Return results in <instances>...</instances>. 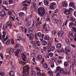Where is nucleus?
Listing matches in <instances>:
<instances>
[{
	"mask_svg": "<svg viewBox=\"0 0 76 76\" xmlns=\"http://www.w3.org/2000/svg\"><path fill=\"white\" fill-rule=\"evenodd\" d=\"M65 51L66 52H70V48L68 46H66L65 48Z\"/></svg>",
	"mask_w": 76,
	"mask_h": 76,
	"instance_id": "11",
	"label": "nucleus"
},
{
	"mask_svg": "<svg viewBox=\"0 0 76 76\" xmlns=\"http://www.w3.org/2000/svg\"><path fill=\"white\" fill-rule=\"evenodd\" d=\"M9 42H10V40L9 39L6 42V44H7V45H8V44H9Z\"/></svg>",
	"mask_w": 76,
	"mask_h": 76,
	"instance_id": "55",
	"label": "nucleus"
},
{
	"mask_svg": "<svg viewBox=\"0 0 76 76\" xmlns=\"http://www.w3.org/2000/svg\"><path fill=\"white\" fill-rule=\"evenodd\" d=\"M58 58L59 59H62V58H63V57L62 56H59L58 57Z\"/></svg>",
	"mask_w": 76,
	"mask_h": 76,
	"instance_id": "62",
	"label": "nucleus"
},
{
	"mask_svg": "<svg viewBox=\"0 0 76 76\" xmlns=\"http://www.w3.org/2000/svg\"><path fill=\"white\" fill-rule=\"evenodd\" d=\"M45 57L46 58H49V55L47 54H45Z\"/></svg>",
	"mask_w": 76,
	"mask_h": 76,
	"instance_id": "40",
	"label": "nucleus"
},
{
	"mask_svg": "<svg viewBox=\"0 0 76 76\" xmlns=\"http://www.w3.org/2000/svg\"><path fill=\"white\" fill-rule=\"evenodd\" d=\"M42 44L43 45H47V42L45 41H43L42 42Z\"/></svg>",
	"mask_w": 76,
	"mask_h": 76,
	"instance_id": "22",
	"label": "nucleus"
},
{
	"mask_svg": "<svg viewBox=\"0 0 76 76\" xmlns=\"http://www.w3.org/2000/svg\"><path fill=\"white\" fill-rule=\"evenodd\" d=\"M64 12L65 15H70V13L69 12V10H66L64 11Z\"/></svg>",
	"mask_w": 76,
	"mask_h": 76,
	"instance_id": "8",
	"label": "nucleus"
},
{
	"mask_svg": "<svg viewBox=\"0 0 76 76\" xmlns=\"http://www.w3.org/2000/svg\"><path fill=\"white\" fill-rule=\"evenodd\" d=\"M64 33V32H63V31H60L58 32V37H62Z\"/></svg>",
	"mask_w": 76,
	"mask_h": 76,
	"instance_id": "7",
	"label": "nucleus"
},
{
	"mask_svg": "<svg viewBox=\"0 0 76 76\" xmlns=\"http://www.w3.org/2000/svg\"><path fill=\"white\" fill-rule=\"evenodd\" d=\"M65 67H66L68 66V62L67 61L65 62L64 64Z\"/></svg>",
	"mask_w": 76,
	"mask_h": 76,
	"instance_id": "39",
	"label": "nucleus"
},
{
	"mask_svg": "<svg viewBox=\"0 0 76 76\" xmlns=\"http://www.w3.org/2000/svg\"><path fill=\"white\" fill-rule=\"evenodd\" d=\"M0 56L1 57V58H2V59H3V54L0 53Z\"/></svg>",
	"mask_w": 76,
	"mask_h": 76,
	"instance_id": "49",
	"label": "nucleus"
},
{
	"mask_svg": "<svg viewBox=\"0 0 76 76\" xmlns=\"http://www.w3.org/2000/svg\"><path fill=\"white\" fill-rule=\"evenodd\" d=\"M56 31L55 30H53L52 31V34L53 35H56Z\"/></svg>",
	"mask_w": 76,
	"mask_h": 76,
	"instance_id": "42",
	"label": "nucleus"
},
{
	"mask_svg": "<svg viewBox=\"0 0 76 76\" xmlns=\"http://www.w3.org/2000/svg\"><path fill=\"white\" fill-rule=\"evenodd\" d=\"M73 9H72V8H69V12H72V11H73Z\"/></svg>",
	"mask_w": 76,
	"mask_h": 76,
	"instance_id": "54",
	"label": "nucleus"
},
{
	"mask_svg": "<svg viewBox=\"0 0 76 76\" xmlns=\"http://www.w3.org/2000/svg\"><path fill=\"white\" fill-rule=\"evenodd\" d=\"M43 65L45 69H47V68L48 67V65L47 64H44Z\"/></svg>",
	"mask_w": 76,
	"mask_h": 76,
	"instance_id": "35",
	"label": "nucleus"
},
{
	"mask_svg": "<svg viewBox=\"0 0 76 76\" xmlns=\"http://www.w3.org/2000/svg\"><path fill=\"white\" fill-rule=\"evenodd\" d=\"M74 25V23L73 22H70L69 24V26H73Z\"/></svg>",
	"mask_w": 76,
	"mask_h": 76,
	"instance_id": "33",
	"label": "nucleus"
},
{
	"mask_svg": "<svg viewBox=\"0 0 76 76\" xmlns=\"http://www.w3.org/2000/svg\"><path fill=\"white\" fill-rule=\"evenodd\" d=\"M19 50H18L17 51H15L14 52V53H15V55L16 56H17L18 54H19Z\"/></svg>",
	"mask_w": 76,
	"mask_h": 76,
	"instance_id": "24",
	"label": "nucleus"
},
{
	"mask_svg": "<svg viewBox=\"0 0 76 76\" xmlns=\"http://www.w3.org/2000/svg\"><path fill=\"white\" fill-rule=\"evenodd\" d=\"M28 33L29 34H32L34 31V28H32V27H29L28 29Z\"/></svg>",
	"mask_w": 76,
	"mask_h": 76,
	"instance_id": "6",
	"label": "nucleus"
},
{
	"mask_svg": "<svg viewBox=\"0 0 76 76\" xmlns=\"http://www.w3.org/2000/svg\"><path fill=\"white\" fill-rule=\"evenodd\" d=\"M31 23L30 22L28 23H27V24L26 25V26L27 27H29L31 25Z\"/></svg>",
	"mask_w": 76,
	"mask_h": 76,
	"instance_id": "37",
	"label": "nucleus"
},
{
	"mask_svg": "<svg viewBox=\"0 0 76 76\" xmlns=\"http://www.w3.org/2000/svg\"><path fill=\"white\" fill-rule=\"evenodd\" d=\"M19 16H20V17H22V16H23V15H24V13L23 12H20L19 13Z\"/></svg>",
	"mask_w": 76,
	"mask_h": 76,
	"instance_id": "32",
	"label": "nucleus"
},
{
	"mask_svg": "<svg viewBox=\"0 0 76 76\" xmlns=\"http://www.w3.org/2000/svg\"><path fill=\"white\" fill-rule=\"evenodd\" d=\"M45 40H49L50 39V37L48 35L46 36V37L44 38Z\"/></svg>",
	"mask_w": 76,
	"mask_h": 76,
	"instance_id": "34",
	"label": "nucleus"
},
{
	"mask_svg": "<svg viewBox=\"0 0 76 76\" xmlns=\"http://www.w3.org/2000/svg\"><path fill=\"white\" fill-rule=\"evenodd\" d=\"M23 10H27V7H24L23 8Z\"/></svg>",
	"mask_w": 76,
	"mask_h": 76,
	"instance_id": "63",
	"label": "nucleus"
},
{
	"mask_svg": "<svg viewBox=\"0 0 76 76\" xmlns=\"http://www.w3.org/2000/svg\"><path fill=\"white\" fill-rule=\"evenodd\" d=\"M52 61L53 63H54V62H55V61H56V59H52Z\"/></svg>",
	"mask_w": 76,
	"mask_h": 76,
	"instance_id": "57",
	"label": "nucleus"
},
{
	"mask_svg": "<svg viewBox=\"0 0 76 76\" xmlns=\"http://www.w3.org/2000/svg\"><path fill=\"white\" fill-rule=\"evenodd\" d=\"M74 6V4L73 3H70L69 4V7H72V6Z\"/></svg>",
	"mask_w": 76,
	"mask_h": 76,
	"instance_id": "43",
	"label": "nucleus"
},
{
	"mask_svg": "<svg viewBox=\"0 0 76 76\" xmlns=\"http://www.w3.org/2000/svg\"><path fill=\"white\" fill-rule=\"evenodd\" d=\"M31 75L32 76H36V73L33 70H31Z\"/></svg>",
	"mask_w": 76,
	"mask_h": 76,
	"instance_id": "16",
	"label": "nucleus"
},
{
	"mask_svg": "<svg viewBox=\"0 0 76 76\" xmlns=\"http://www.w3.org/2000/svg\"><path fill=\"white\" fill-rule=\"evenodd\" d=\"M21 34H18V38H21Z\"/></svg>",
	"mask_w": 76,
	"mask_h": 76,
	"instance_id": "51",
	"label": "nucleus"
},
{
	"mask_svg": "<svg viewBox=\"0 0 76 76\" xmlns=\"http://www.w3.org/2000/svg\"><path fill=\"white\" fill-rule=\"evenodd\" d=\"M8 14L9 15H10L12 14V12H10V11H8Z\"/></svg>",
	"mask_w": 76,
	"mask_h": 76,
	"instance_id": "53",
	"label": "nucleus"
},
{
	"mask_svg": "<svg viewBox=\"0 0 76 76\" xmlns=\"http://www.w3.org/2000/svg\"><path fill=\"white\" fill-rule=\"evenodd\" d=\"M67 74L68 75H69L70 74V72H67V71H65V75H67Z\"/></svg>",
	"mask_w": 76,
	"mask_h": 76,
	"instance_id": "52",
	"label": "nucleus"
},
{
	"mask_svg": "<svg viewBox=\"0 0 76 76\" xmlns=\"http://www.w3.org/2000/svg\"><path fill=\"white\" fill-rule=\"evenodd\" d=\"M47 48H48V47L46 46V47H44L43 49V51H46V50H47Z\"/></svg>",
	"mask_w": 76,
	"mask_h": 76,
	"instance_id": "45",
	"label": "nucleus"
},
{
	"mask_svg": "<svg viewBox=\"0 0 76 76\" xmlns=\"http://www.w3.org/2000/svg\"><path fill=\"white\" fill-rule=\"evenodd\" d=\"M71 35L73 37H75L76 36V34L74 32L72 33L71 34Z\"/></svg>",
	"mask_w": 76,
	"mask_h": 76,
	"instance_id": "29",
	"label": "nucleus"
},
{
	"mask_svg": "<svg viewBox=\"0 0 76 76\" xmlns=\"http://www.w3.org/2000/svg\"><path fill=\"white\" fill-rule=\"evenodd\" d=\"M14 51H15L14 49H11L9 51V54H13V52H14Z\"/></svg>",
	"mask_w": 76,
	"mask_h": 76,
	"instance_id": "15",
	"label": "nucleus"
},
{
	"mask_svg": "<svg viewBox=\"0 0 76 76\" xmlns=\"http://www.w3.org/2000/svg\"><path fill=\"white\" fill-rule=\"evenodd\" d=\"M44 3L45 5L48 6V2L47 0H45Z\"/></svg>",
	"mask_w": 76,
	"mask_h": 76,
	"instance_id": "28",
	"label": "nucleus"
},
{
	"mask_svg": "<svg viewBox=\"0 0 76 76\" xmlns=\"http://www.w3.org/2000/svg\"><path fill=\"white\" fill-rule=\"evenodd\" d=\"M7 24L9 26L10 28H12V23L8 21L7 23Z\"/></svg>",
	"mask_w": 76,
	"mask_h": 76,
	"instance_id": "13",
	"label": "nucleus"
},
{
	"mask_svg": "<svg viewBox=\"0 0 76 76\" xmlns=\"http://www.w3.org/2000/svg\"><path fill=\"white\" fill-rule=\"evenodd\" d=\"M31 0H28V2H27V3L28 4H30V3H31Z\"/></svg>",
	"mask_w": 76,
	"mask_h": 76,
	"instance_id": "61",
	"label": "nucleus"
},
{
	"mask_svg": "<svg viewBox=\"0 0 76 76\" xmlns=\"http://www.w3.org/2000/svg\"><path fill=\"white\" fill-rule=\"evenodd\" d=\"M63 5L64 7H67V3H66V1H64L63 3Z\"/></svg>",
	"mask_w": 76,
	"mask_h": 76,
	"instance_id": "25",
	"label": "nucleus"
},
{
	"mask_svg": "<svg viewBox=\"0 0 76 76\" xmlns=\"http://www.w3.org/2000/svg\"><path fill=\"white\" fill-rule=\"evenodd\" d=\"M18 51H19V52H21L22 51H23V48L22 46H20L18 48Z\"/></svg>",
	"mask_w": 76,
	"mask_h": 76,
	"instance_id": "9",
	"label": "nucleus"
},
{
	"mask_svg": "<svg viewBox=\"0 0 76 76\" xmlns=\"http://www.w3.org/2000/svg\"><path fill=\"white\" fill-rule=\"evenodd\" d=\"M56 76H60V74L59 73V72H58V73L56 74Z\"/></svg>",
	"mask_w": 76,
	"mask_h": 76,
	"instance_id": "64",
	"label": "nucleus"
},
{
	"mask_svg": "<svg viewBox=\"0 0 76 76\" xmlns=\"http://www.w3.org/2000/svg\"><path fill=\"white\" fill-rule=\"evenodd\" d=\"M10 18H12V20H15V16L14 15H10Z\"/></svg>",
	"mask_w": 76,
	"mask_h": 76,
	"instance_id": "36",
	"label": "nucleus"
},
{
	"mask_svg": "<svg viewBox=\"0 0 76 76\" xmlns=\"http://www.w3.org/2000/svg\"><path fill=\"white\" fill-rule=\"evenodd\" d=\"M3 29H4V30L6 29V28H7V25H4L3 26Z\"/></svg>",
	"mask_w": 76,
	"mask_h": 76,
	"instance_id": "31",
	"label": "nucleus"
},
{
	"mask_svg": "<svg viewBox=\"0 0 76 76\" xmlns=\"http://www.w3.org/2000/svg\"><path fill=\"white\" fill-rule=\"evenodd\" d=\"M9 2L10 4H11V3H12L13 2V1L12 0H9Z\"/></svg>",
	"mask_w": 76,
	"mask_h": 76,
	"instance_id": "56",
	"label": "nucleus"
},
{
	"mask_svg": "<svg viewBox=\"0 0 76 76\" xmlns=\"http://www.w3.org/2000/svg\"><path fill=\"white\" fill-rule=\"evenodd\" d=\"M72 71L73 72H75V69H73L74 68V66H75V62H73L72 63Z\"/></svg>",
	"mask_w": 76,
	"mask_h": 76,
	"instance_id": "26",
	"label": "nucleus"
},
{
	"mask_svg": "<svg viewBox=\"0 0 76 76\" xmlns=\"http://www.w3.org/2000/svg\"><path fill=\"white\" fill-rule=\"evenodd\" d=\"M59 72H60V73H61V74H64V75H65V72H66V71H65V70H64V69H61L60 70Z\"/></svg>",
	"mask_w": 76,
	"mask_h": 76,
	"instance_id": "10",
	"label": "nucleus"
},
{
	"mask_svg": "<svg viewBox=\"0 0 76 76\" xmlns=\"http://www.w3.org/2000/svg\"><path fill=\"white\" fill-rule=\"evenodd\" d=\"M31 57H35V54L34 53H32L31 54Z\"/></svg>",
	"mask_w": 76,
	"mask_h": 76,
	"instance_id": "47",
	"label": "nucleus"
},
{
	"mask_svg": "<svg viewBox=\"0 0 76 76\" xmlns=\"http://www.w3.org/2000/svg\"><path fill=\"white\" fill-rule=\"evenodd\" d=\"M39 25V23H36V26H37V28L38 27Z\"/></svg>",
	"mask_w": 76,
	"mask_h": 76,
	"instance_id": "59",
	"label": "nucleus"
},
{
	"mask_svg": "<svg viewBox=\"0 0 76 76\" xmlns=\"http://www.w3.org/2000/svg\"><path fill=\"white\" fill-rule=\"evenodd\" d=\"M53 64L51 65V67L53 68V67H54V62L52 63Z\"/></svg>",
	"mask_w": 76,
	"mask_h": 76,
	"instance_id": "60",
	"label": "nucleus"
},
{
	"mask_svg": "<svg viewBox=\"0 0 76 76\" xmlns=\"http://www.w3.org/2000/svg\"><path fill=\"white\" fill-rule=\"evenodd\" d=\"M66 54L68 57V61H69V62L71 61V59L70 58V54L67 52H66Z\"/></svg>",
	"mask_w": 76,
	"mask_h": 76,
	"instance_id": "12",
	"label": "nucleus"
},
{
	"mask_svg": "<svg viewBox=\"0 0 76 76\" xmlns=\"http://www.w3.org/2000/svg\"><path fill=\"white\" fill-rule=\"evenodd\" d=\"M39 43H40L39 41H37L36 44V47H38L39 46H40V44H39Z\"/></svg>",
	"mask_w": 76,
	"mask_h": 76,
	"instance_id": "21",
	"label": "nucleus"
},
{
	"mask_svg": "<svg viewBox=\"0 0 76 76\" xmlns=\"http://www.w3.org/2000/svg\"><path fill=\"white\" fill-rule=\"evenodd\" d=\"M1 16H2L6 15V12H4V11H1Z\"/></svg>",
	"mask_w": 76,
	"mask_h": 76,
	"instance_id": "17",
	"label": "nucleus"
},
{
	"mask_svg": "<svg viewBox=\"0 0 76 76\" xmlns=\"http://www.w3.org/2000/svg\"><path fill=\"white\" fill-rule=\"evenodd\" d=\"M54 49H55V48H54V47H52L51 48V50H52V51H53L54 50Z\"/></svg>",
	"mask_w": 76,
	"mask_h": 76,
	"instance_id": "58",
	"label": "nucleus"
},
{
	"mask_svg": "<svg viewBox=\"0 0 76 76\" xmlns=\"http://www.w3.org/2000/svg\"><path fill=\"white\" fill-rule=\"evenodd\" d=\"M48 73H49V74H50V76H53V72H52L51 71H49L48 72Z\"/></svg>",
	"mask_w": 76,
	"mask_h": 76,
	"instance_id": "41",
	"label": "nucleus"
},
{
	"mask_svg": "<svg viewBox=\"0 0 76 76\" xmlns=\"http://www.w3.org/2000/svg\"><path fill=\"white\" fill-rule=\"evenodd\" d=\"M56 4L55 2H52L51 3L50 5V9L52 10L54 9V6H55Z\"/></svg>",
	"mask_w": 76,
	"mask_h": 76,
	"instance_id": "4",
	"label": "nucleus"
},
{
	"mask_svg": "<svg viewBox=\"0 0 76 76\" xmlns=\"http://www.w3.org/2000/svg\"><path fill=\"white\" fill-rule=\"evenodd\" d=\"M29 66L26 65L23 67V73L25 75L27 76L29 75Z\"/></svg>",
	"mask_w": 76,
	"mask_h": 76,
	"instance_id": "2",
	"label": "nucleus"
},
{
	"mask_svg": "<svg viewBox=\"0 0 76 76\" xmlns=\"http://www.w3.org/2000/svg\"><path fill=\"white\" fill-rule=\"evenodd\" d=\"M60 69H61V68L60 67L58 66L56 68V71H55V73H57V71H59L60 70Z\"/></svg>",
	"mask_w": 76,
	"mask_h": 76,
	"instance_id": "27",
	"label": "nucleus"
},
{
	"mask_svg": "<svg viewBox=\"0 0 76 76\" xmlns=\"http://www.w3.org/2000/svg\"><path fill=\"white\" fill-rule=\"evenodd\" d=\"M38 60H41L42 58V56L41 55H39L37 56Z\"/></svg>",
	"mask_w": 76,
	"mask_h": 76,
	"instance_id": "18",
	"label": "nucleus"
},
{
	"mask_svg": "<svg viewBox=\"0 0 76 76\" xmlns=\"http://www.w3.org/2000/svg\"><path fill=\"white\" fill-rule=\"evenodd\" d=\"M3 35H2V39L3 40L2 41L3 42H4V41H6L7 39H8V36H7L6 39L4 38V37H5V36H6V32H3Z\"/></svg>",
	"mask_w": 76,
	"mask_h": 76,
	"instance_id": "3",
	"label": "nucleus"
},
{
	"mask_svg": "<svg viewBox=\"0 0 76 76\" xmlns=\"http://www.w3.org/2000/svg\"><path fill=\"white\" fill-rule=\"evenodd\" d=\"M25 22H26V23H28L30 22V21H29V19L28 18H26L24 20Z\"/></svg>",
	"mask_w": 76,
	"mask_h": 76,
	"instance_id": "23",
	"label": "nucleus"
},
{
	"mask_svg": "<svg viewBox=\"0 0 76 76\" xmlns=\"http://www.w3.org/2000/svg\"><path fill=\"white\" fill-rule=\"evenodd\" d=\"M49 56H50V57H52L53 56V53H49Z\"/></svg>",
	"mask_w": 76,
	"mask_h": 76,
	"instance_id": "50",
	"label": "nucleus"
},
{
	"mask_svg": "<svg viewBox=\"0 0 76 76\" xmlns=\"http://www.w3.org/2000/svg\"><path fill=\"white\" fill-rule=\"evenodd\" d=\"M30 34L29 35V39L30 40H31V41H32L34 39V34L32 33Z\"/></svg>",
	"mask_w": 76,
	"mask_h": 76,
	"instance_id": "5",
	"label": "nucleus"
},
{
	"mask_svg": "<svg viewBox=\"0 0 76 76\" xmlns=\"http://www.w3.org/2000/svg\"><path fill=\"white\" fill-rule=\"evenodd\" d=\"M66 41L67 45H70V42L69 40L67 39H66Z\"/></svg>",
	"mask_w": 76,
	"mask_h": 76,
	"instance_id": "19",
	"label": "nucleus"
},
{
	"mask_svg": "<svg viewBox=\"0 0 76 76\" xmlns=\"http://www.w3.org/2000/svg\"><path fill=\"white\" fill-rule=\"evenodd\" d=\"M73 32H75L76 31V28L74 27H73L72 28Z\"/></svg>",
	"mask_w": 76,
	"mask_h": 76,
	"instance_id": "44",
	"label": "nucleus"
},
{
	"mask_svg": "<svg viewBox=\"0 0 76 76\" xmlns=\"http://www.w3.org/2000/svg\"><path fill=\"white\" fill-rule=\"evenodd\" d=\"M14 74H15V72H14V71H12L11 72H10L9 73V75H10V76H14Z\"/></svg>",
	"mask_w": 76,
	"mask_h": 76,
	"instance_id": "20",
	"label": "nucleus"
},
{
	"mask_svg": "<svg viewBox=\"0 0 76 76\" xmlns=\"http://www.w3.org/2000/svg\"><path fill=\"white\" fill-rule=\"evenodd\" d=\"M61 47V45L60 43H58L56 45V48L58 49H60Z\"/></svg>",
	"mask_w": 76,
	"mask_h": 76,
	"instance_id": "14",
	"label": "nucleus"
},
{
	"mask_svg": "<svg viewBox=\"0 0 76 76\" xmlns=\"http://www.w3.org/2000/svg\"><path fill=\"white\" fill-rule=\"evenodd\" d=\"M75 20H76V19L74 17H72L71 18V20L72 22H75Z\"/></svg>",
	"mask_w": 76,
	"mask_h": 76,
	"instance_id": "30",
	"label": "nucleus"
},
{
	"mask_svg": "<svg viewBox=\"0 0 76 76\" xmlns=\"http://www.w3.org/2000/svg\"><path fill=\"white\" fill-rule=\"evenodd\" d=\"M45 13V10L43 7H40L38 9V13L41 16H44Z\"/></svg>",
	"mask_w": 76,
	"mask_h": 76,
	"instance_id": "1",
	"label": "nucleus"
},
{
	"mask_svg": "<svg viewBox=\"0 0 76 76\" xmlns=\"http://www.w3.org/2000/svg\"><path fill=\"white\" fill-rule=\"evenodd\" d=\"M3 4H6V5H8V4H7L6 1H4L3 2Z\"/></svg>",
	"mask_w": 76,
	"mask_h": 76,
	"instance_id": "48",
	"label": "nucleus"
},
{
	"mask_svg": "<svg viewBox=\"0 0 76 76\" xmlns=\"http://www.w3.org/2000/svg\"><path fill=\"white\" fill-rule=\"evenodd\" d=\"M37 35L38 37H40V36L41 35V33L39 32L37 34Z\"/></svg>",
	"mask_w": 76,
	"mask_h": 76,
	"instance_id": "46",
	"label": "nucleus"
},
{
	"mask_svg": "<svg viewBox=\"0 0 76 76\" xmlns=\"http://www.w3.org/2000/svg\"><path fill=\"white\" fill-rule=\"evenodd\" d=\"M0 75L1 76H4L5 75V73L4 72H0Z\"/></svg>",
	"mask_w": 76,
	"mask_h": 76,
	"instance_id": "38",
	"label": "nucleus"
}]
</instances>
